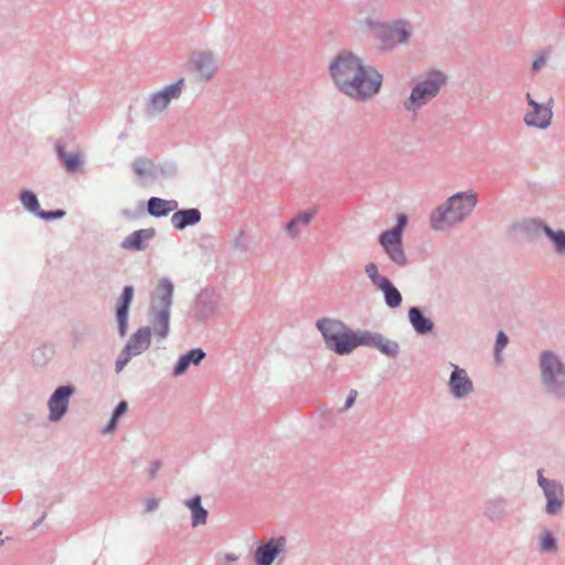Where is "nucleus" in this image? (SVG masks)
I'll list each match as a JSON object with an SVG mask.
<instances>
[{
	"label": "nucleus",
	"instance_id": "obj_1",
	"mask_svg": "<svg viewBox=\"0 0 565 565\" xmlns=\"http://www.w3.org/2000/svg\"><path fill=\"white\" fill-rule=\"evenodd\" d=\"M476 204L477 195L475 193H457L431 214V226L441 231L459 223L473 210Z\"/></svg>",
	"mask_w": 565,
	"mask_h": 565
},
{
	"label": "nucleus",
	"instance_id": "obj_2",
	"mask_svg": "<svg viewBox=\"0 0 565 565\" xmlns=\"http://www.w3.org/2000/svg\"><path fill=\"white\" fill-rule=\"evenodd\" d=\"M327 347L338 354H348L360 347L361 332L355 333L338 320L323 318L317 322Z\"/></svg>",
	"mask_w": 565,
	"mask_h": 565
},
{
	"label": "nucleus",
	"instance_id": "obj_3",
	"mask_svg": "<svg viewBox=\"0 0 565 565\" xmlns=\"http://www.w3.org/2000/svg\"><path fill=\"white\" fill-rule=\"evenodd\" d=\"M361 58L352 53L339 54L330 64V73L335 85L342 93L347 90L355 92L353 85L356 76L361 74L362 66Z\"/></svg>",
	"mask_w": 565,
	"mask_h": 565
},
{
	"label": "nucleus",
	"instance_id": "obj_4",
	"mask_svg": "<svg viewBox=\"0 0 565 565\" xmlns=\"http://www.w3.org/2000/svg\"><path fill=\"white\" fill-rule=\"evenodd\" d=\"M446 77L440 72L429 74L428 78L417 84L404 106L407 110L417 111L422 106L433 99L445 84Z\"/></svg>",
	"mask_w": 565,
	"mask_h": 565
},
{
	"label": "nucleus",
	"instance_id": "obj_5",
	"mask_svg": "<svg viewBox=\"0 0 565 565\" xmlns=\"http://www.w3.org/2000/svg\"><path fill=\"white\" fill-rule=\"evenodd\" d=\"M354 89L347 90L345 95L355 100H366L375 96L382 86V75L372 66L363 65L361 74L354 79Z\"/></svg>",
	"mask_w": 565,
	"mask_h": 565
},
{
	"label": "nucleus",
	"instance_id": "obj_6",
	"mask_svg": "<svg viewBox=\"0 0 565 565\" xmlns=\"http://www.w3.org/2000/svg\"><path fill=\"white\" fill-rule=\"evenodd\" d=\"M407 224L405 214L397 216V224L380 236V243L384 247L390 258L398 265L406 263V256L402 247V235Z\"/></svg>",
	"mask_w": 565,
	"mask_h": 565
},
{
	"label": "nucleus",
	"instance_id": "obj_7",
	"mask_svg": "<svg viewBox=\"0 0 565 565\" xmlns=\"http://www.w3.org/2000/svg\"><path fill=\"white\" fill-rule=\"evenodd\" d=\"M527 103L531 107V110L525 114L524 121L530 127H535L539 129H545L551 125V120L553 117L552 98H548L546 103H537L535 102L531 94H526Z\"/></svg>",
	"mask_w": 565,
	"mask_h": 565
},
{
	"label": "nucleus",
	"instance_id": "obj_8",
	"mask_svg": "<svg viewBox=\"0 0 565 565\" xmlns=\"http://www.w3.org/2000/svg\"><path fill=\"white\" fill-rule=\"evenodd\" d=\"M411 36L408 25L404 21L387 24L382 31V44L384 49H391L399 43H405Z\"/></svg>",
	"mask_w": 565,
	"mask_h": 565
},
{
	"label": "nucleus",
	"instance_id": "obj_9",
	"mask_svg": "<svg viewBox=\"0 0 565 565\" xmlns=\"http://www.w3.org/2000/svg\"><path fill=\"white\" fill-rule=\"evenodd\" d=\"M183 79H180L178 83L171 84L164 87L162 90L156 93L150 100L149 104V113L157 114L163 111L172 99H175L180 96L182 90Z\"/></svg>",
	"mask_w": 565,
	"mask_h": 565
},
{
	"label": "nucleus",
	"instance_id": "obj_10",
	"mask_svg": "<svg viewBox=\"0 0 565 565\" xmlns=\"http://www.w3.org/2000/svg\"><path fill=\"white\" fill-rule=\"evenodd\" d=\"M541 367L543 379L546 384H565V371L555 355L552 353H544L541 360Z\"/></svg>",
	"mask_w": 565,
	"mask_h": 565
},
{
	"label": "nucleus",
	"instance_id": "obj_11",
	"mask_svg": "<svg viewBox=\"0 0 565 565\" xmlns=\"http://www.w3.org/2000/svg\"><path fill=\"white\" fill-rule=\"evenodd\" d=\"M539 484L543 488L547 500L546 512L555 514L562 508L563 488L559 483L548 481L542 475L539 476Z\"/></svg>",
	"mask_w": 565,
	"mask_h": 565
},
{
	"label": "nucleus",
	"instance_id": "obj_12",
	"mask_svg": "<svg viewBox=\"0 0 565 565\" xmlns=\"http://www.w3.org/2000/svg\"><path fill=\"white\" fill-rule=\"evenodd\" d=\"M72 393L73 388L70 386H61L53 393L49 401L51 420L56 422L62 418L67 409Z\"/></svg>",
	"mask_w": 565,
	"mask_h": 565
},
{
	"label": "nucleus",
	"instance_id": "obj_13",
	"mask_svg": "<svg viewBox=\"0 0 565 565\" xmlns=\"http://www.w3.org/2000/svg\"><path fill=\"white\" fill-rule=\"evenodd\" d=\"M192 70L196 73L198 77L202 81L210 79L215 71L216 64L211 53L198 52L191 58Z\"/></svg>",
	"mask_w": 565,
	"mask_h": 565
},
{
	"label": "nucleus",
	"instance_id": "obj_14",
	"mask_svg": "<svg viewBox=\"0 0 565 565\" xmlns=\"http://www.w3.org/2000/svg\"><path fill=\"white\" fill-rule=\"evenodd\" d=\"M450 392L458 398L469 395L473 390V384L466 370L455 365L449 379Z\"/></svg>",
	"mask_w": 565,
	"mask_h": 565
},
{
	"label": "nucleus",
	"instance_id": "obj_15",
	"mask_svg": "<svg viewBox=\"0 0 565 565\" xmlns=\"http://www.w3.org/2000/svg\"><path fill=\"white\" fill-rule=\"evenodd\" d=\"M286 544L285 537L271 539L255 552L257 565H271Z\"/></svg>",
	"mask_w": 565,
	"mask_h": 565
},
{
	"label": "nucleus",
	"instance_id": "obj_16",
	"mask_svg": "<svg viewBox=\"0 0 565 565\" xmlns=\"http://www.w3.org/2000/svg\"><path fill=\"white\" fill-rule=\"evenodd\" d=\"M360 345L374 347L388 356H395L398 352L396 342L386 340L377 333L361 332Z\"/></svg>",
	"mask_w": 565,
	"mask_h": 565
},
{
	"label": "nucleus",
	"instance_id": "obj_17",
	"mask_svg": "<svg viewBox=\"0 0 565 565\" xmlns=\"http://www.w3.org/2000/svg\"><path fill=\"white\" fill-rule=\"evenodd\" d=\"M150 340V329L147 327L140 328L129 339L126 345V351L128 352V354L138 355L149 348Z\"/></svg>",
	"mask_w": 565,
	"mask_h": 565
},
{
	"label": "nucleus",
	"instance_id": "obj_18",
	"mask_svg": "<svg viewBox=\"0 0 565 565\" xmlns=\"http://www.w3.org/2000/svg\"><path fill=\"white\" fill-rule=\"evenodd\" d=\"M134 297V288L128 286L124 289L120 303L117 308V320L119 324V332L121 335H125L126 328H127V318H128V310L129 306L132 301Z\"/></svg>",
	"mask_w": 565,
	"mask_h": 565
},
{
	"label": "nucleus",
	"instance_id": "obj_19",
	"mask_svg": "<svg viewBox=\"0 0 565 565\" xmlns=\"http://www.w3.org/2000/svg\"><path fill=\"white\" fill-rule=\"evenodd\" d=\"M201 220V213L196 209H189L175 212L171 217V223L175 228L182 230L189 225H194Z\"/></svg>",
	"mask_w": 565,
	"mask_h": 565
},
{
	"label": "nucleus",
	"instance_id": "obj_20",
	"mask_svg": "<svg viewBox=\"0 0 565 565\" xmlns=\"http://www.w3.org/2000/svg\"><path fill=\"white\" fill-rule=\"evenodd\" d=\"M153 235L154 231L152 228L135 231L122 242V247L126 249L140 250L145 247V242L150 239Z\"/></svg>",
	"mask_w": 565,
	"mask_h": 565
},
{
	"label": "nucleus",
	"instance_id": "obj_21",
	"mask_svg": "<svg viewBox=\"0 0 565 565\" xmlns=\"http://www.w3.org/2000/svg\"><path fill=\"white\" fill-rule=\"evenodd\" d=\"M178 206L175 201H167L159 198H151L148 201V211L154 216H164L174 211Z\"/></svg>",
	"mask_w": 565,
	"mask_h": 565
},
{
	"label": "nucleus",
	"instance_id": "obj_22",
	"mask_svg": "<svg viewBox=\"0 0 565 565\" xmlns=\"http://www.w3.org/2000/svg\"><path fill=\"white\" fill-rule=\"evenodd\" d=\"M205 356V353L201 349H193L186 354L180 358L174 374L180 375L189 367L191 363L198 365Z\"/></svg>",
	"mask_w": 565,
	"mask_h": 565
},
{
	"label": "nucleus",
	"instance_id": "obj_23",
	"mask_svg": "<svg viewBox=\"0 0 565 565\" xmlns=\"http://www.w3.org/2000/svg\"><path fill=\"white\" fill-rule=\"evenodd\" d=\"M408 317L412 326L418 333L424 334L433 330V322L429 319L425 318L418 308H411Z\"/></svg>",
	"mask_w": 565,
	"mask_h": 565
},
{
	"label": "nucleus",
	"instance_id": "obj_24",
	"mask_svg": "<svg viewBox=\"0 0 565 565\" xmlns=\"http://www.w3.org/2000/svg\"><path fill=\"white\" fill-rule=\"evenodd\" d=\"M383 291L385 302L391 308H396L402 303L401 292L393 286V284L386 279L382 280V284L377 287Z\"/></svg>",
	"mask_w": 565,
	"mask_h": 565
},
{
	"label": "nucleus",
	"instance_id": "obj_25",
	"mask_svg": "<svg viewBox=\"0 0 565 565\" xmlns=\"http://www.w3.org/2000/svg\"><path fill=\"white\" fill-rule=\"evenodd\" d=\"M188 508L192 513V524L198 526L206 522L207 512L201 507V497L196 495L186 502Z\"/></svg>",
	"mask_w": 565,
	"mask_h": 565
},
{
	"label": "nucleus",
	"instance_id": "obj_26",
	"mask_svg": "<svg viewBox=\"0 0 565 565\" xmlns=\"http://www.w3.org/2000/svg\"><path fill=\"white\" fill-rule=\"evenodd\" d=\"M58 156L68 172H76L82 164V154L79 152H65L58 148Z\"/></svg>",
	"mask_w": 565,
	"mask_h": 565
},
{
	"label": "nucleus",
	"instance_id": "obj_27",
	"mask_svg": "<svg viewBox=\"0 0 565 565\" xmlns=\"http://www.w3.org/2000/svg\"><path fill=\"white\" fill-rule=\"evenodd\" d=\"M173 292V286L168 280H161L157 286V297L161 300L162 309L169 310L171 305V297Z\"/></svg>",
	"mask_w": 565,
	"mask_h": 565
},
{
	"label": "nucleus",
	"instance_id": "obj_28",
	"mask_svg": "<svg viewBox=\"0 0 565 565\" xmlns=\"http://www.w3.org/2000/svg\"><path fill=\"white\" fill-rule=\"evenodd\" d=\"M154 332L160 338H166L169 332V310L161 309L154 318Z\"/></svg>",
	"mask_w": 565,
	"mask_h": 565
},
{
	"label": "nucleus",
	"instance_id": "obj_29",
	"mask_svg": "<svg viewBox=\"0 0 565 565\" xmlns=\"http://www.w3.org/2000/svg\"><path fill=\"white\" fill-rule=\"evenodd\" d=\"M20 200L25 209L33 213H38L40 210V204L35 194L31 191H22L20 195Z\"/></svg>",
	"mask_w": 565,
	"mask_h": 565
},
{
	"label": "nucleus",
	"instance_id": "obj_30",
	"mask_svg": "<svg viewBox=\"0 0 565 565\" xmlns=\"http://www.w3.org/2000/svg\"><path fill=\"white\" fill-rule=\"evenodd\" d=\"M557 544L556 540L552 535V533L547 530H544L540 537V548L542 552H553L556 551Z\"/></svg>",
	"mask_w": 565,
	"mask_h": 565
},
{
	"label": "nucleus",
	"instance_id": "obj_31",
	"mask_svg": "<svg viewBox=\"0 0 565 565\" xmlns=\"http://www.w3.org/2000/svg\"><path fill=\"white\" fill-rule=\"evenodd\" d=\"M544 232L551 238V241L554 243V245L558 252L565 250V232H563V231L554 232L550 227H544Z\"/></svg>",
	"mask_w": 565,
	"mask_h": 565
},
{
	"label": "nucleus",
	"instance_id": "obj_32",
	"mask_svg": "<svg viewBox=\"0 0 565 565\" xmlns=\"http://www.w3.org/2000/svg\"><path fill=\"white\" fill-rule=\"evenodd\" d=\"M128 409V404L126 402H120L116 409L114 411L113 417L107 425V427L104 429V433H110L115 429L117 422L120 416H122Z\"/></svg>",
	"mask_w": 565,
	"mask_h": 565
},
{
	"label": "nucleus",
	"instance_id": "obj_33",
	"mask_svg": "<svg viewBox=\"0 0 565 565\" xmlns=\"http://www.w3.org/2000/svg\"><path fill=\"white\" fill-rule=\"evenodd\" d=\"M134 169L139 177H146L152 169V161L149 159L140 158L135 161Z\"/></svg>",
	"mask_w": 565,
	"mask_h": 565
},
{
	"label": "nucleus",
	"instance_id": "obj_34",
	"mask_svg": "<svg viewBox=\"0 0 565 565\" xmlns=\"http://www.w3.org/2000/svg\"><path fill=\"white\" fill-rule=\"evenodd\" d=\"M313 216V213L312 212H305V213H301L299 214L298 216H296L291 222H289L288 226H287V230L290 234H296L295 233V227L298 225V224H303V225H308L311 221Z\"/></svg>",
	"mask_w": 565,
	"mask_h": 565
},
{
	"label": "nucleus",
	"instance_id": "obj_35",
	"mask_svg": "<svg viewBox=\"0 0 565 565\" xmlns=\"http://www.w3.org/2000/svg\"><path fill=\"white\" fill-rule=\"evenodd\" d=\"M366 274L376 287H379L382 284V280L387 279L386 277H383L379 274L375 264H370L366 266Z\"/></svg>",
	"mask_w": 565,
	"mask_h": 565
},
{
	"label": "nucleus",
	"instance_id": "obj_36",
	"mask_svg": "<svg viewBox=\"0 0 565 565\" xmlns=\"http://www.w3.org/2000/svg\"><path fill=\"white\" fill-rule=\"evenodd\" d=\"M36 214L39 217H41L45 221H51L54 218H62L65 215V212L62 210H56V211H52V212H45V211L39 210V212Z\"/></svg>",
	"mask_w": 565,
	"mask_h": 565
},
{
	"label": "nucleus",
	"instance_id": "obj_37",
	"mask_svg": "<svg viewBox=\"0 0 565 565\" xmlns=\"http://www.w3.org/2000/svg\"><path fill=\"white\" fill-rule=\"evenodd\" d=\"M508 337L503 332H499L495 343V354L499 355L500 351L507 345Z\"/></svg>",
	"mask_w": 565,
	"mask_h": 565
},
{
	"label": "nucleus",
	"instance_id": "obj_38",
	"mask_svg": "<svg viewBox=\"0 0 565 565\" xmlns=\"http://www.w3.org/2000/svg\"><path fill=\"white\" fill-rule=\"evenodd\" d=\"M132 354H128V352L126 351L122 355H120L116 362V371L117 372H120L125 365L128 363V361L130 360V356Z\"/></svg>",
	"mask_w": 565,
	"mask_h": 565
},
{
	"label": "nucleus",
	"instance_id": "obj_39",
	"mask_svg": "<svg viewBox=\"0 0 565 565\" xmlns=\"http://www.w3.org/2000/svg\"><path fill=\"white\" fill-rule=\"evenodd\" d=\"M238 558H239V556L234 553H225V554L218 556L217 559H218V562H221L223 564H231V563L236 562Z\"/></svg>",
	"mask_w": 565,
	"mask_h": 565
},
{
	"label": "nucleus",
	"instance_id": "obj_40",
	"mask_svg": "<svg viewBox=\"0 0 565 565\" xmlns=\"http://www.w3.org/2000/svg\"><path fill=\"white\" fill-rule=\"evenodd\" d=\"M546 61H547V56L546 54H542L540 55L537 58L534 60L533 62V70L534 71H539L541 67H543L545 64H546Z\"/></svg>",
	"mask_w": 565,
	"mask_h": 565
},
{
	"label": "nucleus",
	"instance_id": "obj_41",
	"mask_svg": "<svg viewBox=\"0 0 565 565\" xmlns=\"http://www.w3.org/2000/svg\"><path fill=\"white\" fill-rule=\"evenodd\" d=\"M159 507V501L154 498H150L146 501V511L152 512Z\"/></svg>",
	"mask_w": 565,
	"mask_h": 565
},
{
	"label": "nucleus",
	"instance_id": "obj_42",
	"mask_svg": "<svg viewBox=\"0 0 565 565\" xmlns=\"http://www.w3.org/2000/svg\"><path fill=\"white\" fill-rule=\"evenodd\" d=\"M356 395H358L356 391H351L349 393V396H348L345 405H344V409L350 408L354 404Z\"/></svg>",
	"mask_w": 565,
	"mask_h": 565
}]
</instances>
